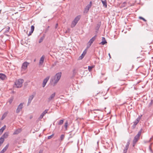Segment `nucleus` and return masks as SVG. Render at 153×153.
Listing matches in <instances>:
<instances>
[{
  "label": "nucleus",
  "mask_w": 153,
  "mask_h": 153,
  "mask_svg": "<svg viewBox=\"0 0 153 153\" xmlns=\"http://www.w3.org/2000/svg\"><path fill=\"white\" fill-rule=\"evenodd\" d=\"M56 95V93L55 92L51 94L48 99V102H50L52 100L54 99Z\"/></svg>",
  "instance_id": "obj_9"
},
{
  "label": "nucleus",
  "mask_w": 153,
  "mask_h": 153,
  "mask_svg": "<svg viewBox=\"0 0 153 153\" xmlns=\"http://www.w3.org/2000/svg\"><path fill=\"white\" fill-rule=\"evenodd\" d=\"M49 26H48V27H47V30H48V28H49Z\"/></svg>",
  "instance_id": "obj_42"
},
{
  "label": "nucleus",
  "mask_w": 153,
  "mask_h": 153,
  "mask_svg": "<svg viewBox=\"0 0 153 153\" xmlns=\"http://www.w3.org/2000/svg\"><path fill=\"white\" fill-rule=\"evenodd\" d=\"M58 26V24H56V26H55V28H57V27Z\"/></svg>",
  "instance_id": "obj_40"
},
{
  "label": "nucleus",
  "mask_w": 153,
  "mask_h": 153,
  "mask_svg": "<svg viewBox=\"0 0 153 153\" xmlns=\"http://www.w3.org/2000/svg\"><path fill=\"white\" fill-rule=\"evenodd\" d=\"M128 72H127V73H125L124 74L126 75H128Z\"/></svg>",
  "instance_id": "obj_41"
},
{
  "label": "nucleus",
  "mask_w": 153,
  "mask_h": 153,
  "mask_svg": "<svg viewBox=\"0 0 153 153\" xmlns=\"http://www.w3.org/2000/svg\"><path fill=\"white\" fill-rule=\"evenodd\" d=\"M142 61H143V59H142Z\"/></svg>",
  "instance_id": "obj_46"
},
{
  "label": "nucleus",
  "mask_w": 153,
  "mask_h": 153,
  "mask_svg": "<svg viewBox=\"0 0 153 153\" xmlns=\"http://www.w3.org/2000/svg\"><path fill=\"white\" fill-rule=\"evenodd\" d=\"M130 140H129L127 143L126 145V147L128 148L129 145L130 144Z\"/></svg>",
  "instance_id": "obj_32"
},
{
  "label": "nucleus",
  "mask_w": 153,
  "mask_h": 153,
  "mask_svg": "<svg viewBox=\"0 0 153 153\" xmlns=\"http://www.w3.org/2000/svg\"><path fill=\"white\" fill-rule=\"evenodd\" d=\"M101 1L103 4V6L105 8L107 7V1L106 0L103 1L102 0H101Z\"/></svg>",
  "instance_id": "obj_20"
},
{
  "label": "nucleus",
  "mask_w": 153,
  "mask_h": 153,
  "mask_svg": "<svg viewBox=\"0 0 153 153\" xmlns=\"http://www.w3.org/2000/svg\"><path fill=\"white\" fill-rule=\"evenodd\" d=\"M139 19H142L144 21H146V20L145 19H144V18H143V17H140Z\"/></svg>",
  "instance_id": "obj_36"
},
{
  "label": "nucleus",
  "mask_w": 153,
  "mask_h": 153,
  "mask_svg": "<svg viewBox=\"0 0 153 153\" xmlns=\"http://www.w3.org/2000/svg\"><path fill=\"white\" fill-rule=\"evenodd\" d=\"M4 141V140L2 138H0V146H1V145L2 144Z\"/></svg>",
  "instance_id": "obj_25"
},
{
  "label": "nucleus",
  "mask_w": 153,
  "mask_h": 153,
  "mask_svg": "<svg viewBox=\"0 0 153 153\" xmlns=\"http://www.w3.org/2000/svg\"><path fill=\"white\" fill-rule=\"evenodd\" d=\"M45 56L44 55L42 56L39 60V66L42 65L44 62Z\"/></svg>",
  "instance_id": "obj_11"
},
{
  "label": "nucleus",
  "mask_w": 153,
  "mask_h": 153,
  "mask_svg": "<svg viewBox=\"0 0 153 153\" xmlns=\"http://www.w3.org/2000/svg\"><path fill=\"white\" fill-rule=\"evenodd\" d=\"M34 29V27L33 25H32L31 27L30 31L33 32Z\"/></svg>",
  "instance_id": "obj_33"
},
{
  "label": "nucleus",
  "mask_w": 153,
  "mask_h": 153,
  "mask_svg": "<svg viewBox=\"0 0 153 153\" xmlns=\"http://www.w3.org/2000/svg\"><path fill=\"white\" fill-rule=\"evenodd\" d=\"M6 77V76L1 73H0V78L2 80H4Z\"/></svg>",
  "instance_id": "obj_18"
},
{
  "label": "nucleus",
  "mask_w": 153,
  "mask_h": 153,
  "mask_svg": "<svg viewBox=\"0 0 153 153\" xmlns=\"http://www.w3.org/2000/svg\"><path fill=\"white\" fill-rule=\"evenodd\" d=\"M6 126L4 125L0 129V134H1L3 132V131L6 128Z\"/></svg>",
  "instance_id": "obj_22"
},
{
  "label": "nucleus",
  "mask_w": 153,
  "mask_h": 153,
  "mask_svg": "<svg viewBox=\"0 0 153 153\" xmlns=\"http://www.w3.org/2000/svg\"><path fill=\"white\" fill-rule=\"evenodd\" d=\"M68 122L67 121H66L64 125V127L65 129V130H67L68 128Z\"/></svg>",
  "instance_id": "obj_23"
},
{
  "label": "nucleus",
  "mask_w": 153,
  "mask_h": 153,
  "mask_svg": "<svg viewBox=\"0 0 153 153\" xmlns=\"http://www.w3.org/2000/svg\"><path fill=\"white\" fill-rule=\"evenodd\" d=\"M152 104H153V100H151V102L150 103V105H151Z\"/></svg>",
  "instance_id": "obj_38"
},
{
  "label": "nucleus",
  "mask_w": 153,
  "mask_h": 153,
  "mask_svg": "<svg viewBox=\"0 0 153 153\" xmlns=\"http://www.w3.org/2000/svg\"><path fill=\"white\" fill-rule=\"evenodd\" d=\"M152 144V143L149 146V149L150 150V151H152V149H151V145Z\"/></svg>",
  "instance_id": "obj_39"
},
{
  "label": "nucleus",
  "mask_w": 153,
  "mask_h": 153,
  "mask_svg": "<svg viewBox=\"0 0 153 153\" xmlns=\"http://www.w3.org/2000/svg\"><path fill=\"white\" fill-rule=\"evenodd\" d=\"M33 97L34 96L33 95H31L29 96L28 100V102L27 104V106L29 105H30Z\"/></svg>",
  "instance_id": "obj_13"
},
{
  "label": "nucleus",
  "mask_w": 153,
  "mask_h": 153,
  "mask_svg": "<svg viewBox=\"0 0 153 153\" xmlns=\"http://www.w3.org/2000/svg\"><path fill=\"white\" fill-rule=\"evenodd\" d=\"M7 113H4L2 116L1 118V120H3L6 117L7 115Z\"/></svg>",
  "instance_id": "obj_26"
},
{
  "label": "nucleus",
  "mask_w": 153,
  "mask_h": 153,
  "mask_svg": "<svg viewBox=\"0 0 153 153\" xmlns=\"http://www.w3.org/2000/svg\"><path fill=\"white\" fill-rule=\"evenodd\" d=\"M102 41L100 43V44H102V45H104L105 44L107 43V42L106 41L104 37H102Z\"/></svg>",
  "instance_id": "obj_19"
},
{
  "label": "nucleus",
  "mask_w": 153,
  "mask_h": 153,
  "mask_svg": "<svg viewBox=\"0 0 153 153\" xmlns=\"http://www.w3.org/2000/svg\"><path fill=\"white\" fill-rule=\"evenodd\" d=\"M21 131V129H19L16 130L13 133V134H17L20 132Z\"/></svg>",
  "instance_id": "obj_21"
},
{
  "label": "nucleus",
  "mask_w": 153,
  "mask_h": 153,
  "mask_svg": "<svg viewBox=\"0 0 153 153\" xmlns=\"http://www.w3.org/2000/svg\"><path fill=\"white\" fill-rule=\"evenodd\" d=\"M48 109H46L45 111H43L42 113V114L40 115L39 117V118L40 119L42 118L45 115L48 113Z\"/></svg>",
  "instance_id": "obj_15"
},
{
  "label": "nucleus",
  "mask_w": 153,
  "mask_h": 153,
  "mask_svg": "<svg viewBox=\"0 0 153 153\" xmlns=\"http://www.w3.org/2000/svg\"><path fill=\"white\" fill-rule=\"evenodd\" d=\"M54 136V134H53L51 135L48 136V139H50L52 137Z\"/></svg>",
  "instance_id": "obj_35"
},
{
  "label": "nucleus",
  "mask_w": 153,
  "mask_h": 153,
  "mask_svg": "<svg viewBox=\"0 0 153 153\" xmlns=\"http://www.w3.org/2000/svg\"><path fill=\"white\" fill-rule=\"evenodd\" d=\"M23 107V103H21L18 106L16 111V112L18 113L22 110Z\"/></svg>",
  "instance_id": "obj_8"
},
{
  "label": "nucleus",
  "mask_w": 153,
  "mask_h": 153,
  "mask_svg": "<svg viewBox=\"0 0 153 153\" xmlns=\"http://www.w3.org/2000/svg\"><path fill=\"white\" fill-rule=\"evenodd\" d=\"M141 118L140 116H139V117L137 118L136 120L133 122V127L134 128H135L137 124L138 123L140 120Z\"/></svg>",
  "instance_id": "obj_10"
},
{
  "label": "nucleus",
  "mask_w": 153,
  "mask_h": 153,
  "mask_svg": "<svg viewBox=\"0 0 153 153\" xmlns=\"http://www.w3.org/2000/svg\"><path fill=\"white\" fill-rule=\"evenodd\" d=\"M94 67L93 66H88V70L89 71H90L92 68Z\"/></svg>",
  "instance_id": "obj_30"
},
{
  "label": "nucleus",
  "mask_w": 153,
  "mask_h": 153,
  "mask_svg": "<svg viewBox=\"0 0 153 153\" xmlns=\"http://www.w3.org/2000/svg\"><path fill=\"white\" fill-rule=\"evenodd\" d=\"M86 53H87V51L85 49L83 51V52L82 53V55L80 56H79V59H82L83 58V57H84L85 55L86 54Z\"/></svg>",
  "instance_id": "obj_14"
},
{
  "label": "nucleus",
  "mask_w": 153,
  "mask_h": 153,
  "mask_svg": "<svg viewBox=\"0 0 153 153\" xmlns=\"http://www.w3.org/2000/svg\"><path fill=\"white\" fill-rule=\"evenodd\" d=\"M96 37V36L93 37L87 43V48H89L91 46L92 44L95 39Z\"/></svg>",
  "instance_id": "obj_7"
},
{
  "label": "nucleus",
  "mask_w": 153,
  "mask_h": 153,
  "mask_svg": "<svg viewBox=\"0 0 153 153\" xmlns=\"http://www.w3.org/2000/svg\"><path fill=\"white\" fill-rule=\"evenodd\" d=\"M10 29V27H7L6 29V30H5V33H7V32H9V31Z\"/></svg>",
  "instance_id": "obj_34"
},
{
  "label": "nucleus",
  "mask_w": 153,
  "mask_h": 153,
  "mask_svg": "<svg viewBox=\"0 0 153 153\" xmlns=\"http://www.w3.org/2000/svg\"><path fill=\"white\" fill-rule=\"evenodd\" d=\"M23 82L24 80L22 79H19L16 80L15 82V86L17 88H20L21 87Z\"/></svg>",
  "instance_id": "obj_3"
},
{
  "label": "nucleus",
  "mask_w": 153,
  "mask_h": 153,
  "mask_svg": "<svg viewBox=\"0 0 153 153\" xmlns=\"http://www.w3.org/2000/svg\"><path fill=\"white\" fill-rule=\"evenodd\" d=\"M120 68V66H118V69H117V71H118V70L119 69V68Z\"/></svg>",
  "instance_id": "obj_43"
},
{
  "label": "nucleus",
  "mask_w": 153,
  "mask_h": 153,
  "mask_svg": "<svg viewBox=\"0 0 153 153\" xmlns=\"http://www.w3.org/2000/svg\"><path fill=\"white\" fill-rule=\"evenodd\" d=\"M35 61H36V60H35H35H34V61L35 62Z\"/></svg>",
  "instance_id": "obj_47"
},
{
  "label": "nucleus",
  "mask_w": 153,
  "mask_h": 153,
  "mask_svg": "<svg viewBox=\"0 0 153 153\" xmlns=\"http://www.w3.org/2000/svg\"><path fill=\"white\" fill-rule=\"evenodd\" d=\"M152 139L151 138L150 139V140H149V141L148 142H149L151 140V139Z\"/></svg>",
  "instance_id": "obj_44"
},
{
  "label": "nucleus",
  "mask_w": 153,
  "mask_h": 153,
  "mask_svg": "<svg viewBox=\"0 0 153 153\" xmlns=\"http://www.w3.org/2000/svg\"><path fill=\"white\" fill-rule=\"evenodd\" d=\"M81 16L79 15L77 16L72 21L71 24V27H73L75 26L78 21L80 19Z\"/></svg>",
  "instance_id": "obj_4"
},
{
  "label": "nucleus",
  "mask_w": 153,
  "mask_h": 153,
  "mask_svg": "<svg viewBox=\"0 0 153 153\" xmlns=\"http://www.w3.org/2000/svg\"><path fill=\"white\" fill-rule=\"evenodd\" d=\"M8 136V132H5L0 138L3 139L4 140V138H7Z\"/></svg>",
  "instance_id": "obj_16"
},
{
  "label": "nucleus",
  "mask_w": 153,
  "mask_h": 153,
  "mask_svg": "<svg viewBox=\"0 0 153 153\" xmlns=\"http://www.w3.org/2000/svg\"><path fill=\"white\" fill-rule=\"evenodd\" d=\"M8 147V145H7L1 151L0 153H4L7 150Z\"/></svg>",
  "instance_id": "obj_17"
},
{
  "label": "nucleus",
  "mask_w": 153,
  "mask_h": 153,
  "mask_svg": "<svg viewBox=\"0 0 153 153\" xmlns=\"http://www.w3.org/2000/svg\"><path fill=\"white\" fill-rule=\"evenodd\" d=\"M29 63L25 62H24L22 65L21 69L22 71H25L27 68L28 65H29Z\"/></svg>",
  "instance_id": "obj_5"
},
{
  "label": "nucleus",
  "mask_w": 153,
  "mask_h": 153,
  "mask_svg": "<svg viewBox=\"0 0 153 153\" xmlns=\"http://www.w3.org/2000/svg\"><path fill=\"white\" fill-rule=\"evenodd\" d=\"M61 76V73L59 72L56 74L53 78L51 79V81L53 82L52 84L53 86L55 85L58 82L60 79Z\"/></svg>",
  "instance_id": "obj_1"
},
{
  "label": "nucleus",
  "mask_w": 153,
  "mask_h": 153,
  "mask_svg": "<svg viewBox=\"0 0 153 153\" xmlns=\"http://www.w3.org/2000/svg\"><path fill=\"white\" fill-rule=\"evenodd\" d=\"M92 5V2L91 1L90 2L89 4H88L85 7L84 10V13H86L88 11L90 8L91 7Z\"/></svg>",
  "instance_id": "obj_6"
},
{
  "label": "nucleus",
  "mask_w": 153,
  "mask_h": 153,
  "mask_svg": "<svg viewBox=\"0 0 153 153\" xmlns=\"http://www.w3.org/2000/svg\"><path fill=\"white\" fill-rule=\"evenodd\" d=\"M128 149V148L125 147V149L123 150V153H126Z\"/></svg>",
  "instance_id": "obj_31"
},
{
  "label": "nucleus",
  "mask_w": 153,
  "mask_h": 153,
  "mask_svg": "<svg viewBox=\"0 0 153 153\" xmlns=\"http://www.w3.org/2000/svg\"><path fill=\"white\" fill-rule=\"evenodd\" d=\"M50 78V76H48L46 77L43 80V82L42 83V87H44L47 83V82L49 79Z\"/></svg>",
  "instance_id": "obj_12"
},
{
  "label": "nucleus",
  "mask_w": 153,
  "mask_h": 153,
  "mask_svg": "<svg viewBox=\"0 0 153 153\" xmlns=\"http://www.w3.org/2000/svg\"><path fill=\"white\" fill-rule=\"evenodd\" d=\"M13 97H11L10 99H9L8 102L10 104H11L13 102Z\"/></svg>",
  "instance_id": "obj_24"
},
{
  "label": "nucleus",
  "mask_w": 153,
  "mask_h": 153,
  "mask_svg": "<svg viewBox=\"0 0 153 153\" xmlns=\"http://www.w3.org/2000/svg\"><path fill=\"white\" fill-rule=\"evenodd\" d=\"M65 135L64 134H62L60 136V140L62 141L64 139Z\"/></svg>",
  "instance_id": "obj_29"
},
{
  "label": "nucleus",
  "mask_w": 153,
  "mask_h": 153,
  "mask_svg": "<svg viewBox=\"0 0 153 153\" xmlns=\"http://www.w3.org/2000/svg\"><path fill=\"white\" fill-rule=\"evenodd\" d=\"M63 122L64 120H61L58 122V124L59 125H61L63 123Z\"/></svg>",
  "instance_id": "obj_28"
},
{
  "label": "nucleus",
  "mask_w": 153,
  "mask_h": 153,
  "mask_svg": "<svg viewBox=\"0 0 153 153\" xmlns=\"http://www.w3.org/2000/svg\"><path fill=\"white\" fill-rule=\"evenodd\" d=\"M109 56H110V57L111 58V56H110V53H109Z\"/></svg>",
  "instance_id": "obj_45"
},
{
  "label": "nucleus",
  "mask_w": 153,
  "mask_h": 153,
  "mask_svg": "<svg viewBox=\"0 0 153 153\" xmlns=\"http://www.w3.org/2000/svg\"><path fill=\"white\" fill-rule=\"evenodd\" d=\"M33 33V32L30 31L29 33V34L28 35V36H30V35H31L32 34V33Z\"/></svg>",
  "instance_id": "obj_37"
},
{
  "label": "nucleus",
  "mask_w": 153,
  "mask_h": 153,
  "mask_svg": "<svg viewBox=\"0 0 153 153\" xmlns=\"http://www.w3.org/2000/svg\"><path fill=\"white\" fill-rule=\"evenodd\" d=\"M44 36H43L42 37H41L39 39V43H40L42 42L43 40L44 39Z\"/></svg>",
  "instance_id": "obj_27"
},
{
  "label": "nucleus",
  "mask_w": 153,
  "mask_h": 153,
  "mask_svg": "<svg viewBox=\"0 0 153 153\" xmlns=\"http://www.w3.org/2000/svg\"><path fill=\"white\" fill-rule=\"evenodd\" d=\"M142 128H141L140 131L138 132V134L136 135L134 137L133 142V146L134 147L136 143L139 139L141 135V132L142 131Z\"/></svg>",
  "instance_id": "obj_2"
}]
</instances>
